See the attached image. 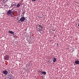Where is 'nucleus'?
Segmentation results:
<instances>
[{
	"label": "nucleus",
	"mask_w": 79,
	"mask_h": 79,
	"mask_svg": "<svg viewBox=\"0 0 79 79\" xmlns=\"http://www.w3.org/2000/svg\"><path fill=\"white\" fill-rule=\"evenodd\" d=\"M25 17L24 16L22 17L19 20V21H21V22H23V21H25Z\"/></svg>",
	"instance_id": "7ed1b4c3"
},
{
	"label": "nucleus",
	"mask_w": 79,
	"mask_h": 79,
	"mask_svg": "<svg viewBox=\"0 0 79 79\" xmlns=\"http://www.w3.org/2000/svg\"><path fill=\"white\" fill-rule=\"evenodd\" d=\"M54 37H55V35L54 36Z\"/></svg>",
	"instance_id": "6ab92c4d"
},
{
	"label": "nucleus",
	"mask_w": 79,
	"mask_h": 79,
	"mask_svg": "<svg viewBox=\"0 0 79 79\" xmlns=\"http://www.w3.org/2000/svg\"><path fill=\"white\" fill-rule=\"evenodd\" d=\"M2 73L6 75L8 74V71H6V70H5L2 71Z\"/></svg>",
	"instance_id": "423d86ee"
},
{
	"label": "nucleus",
	"mask_w": 79,
	"mask_h": 79,
	"mask_svg": "<svg viewBox=\"0 0 79 79\" xmlns=\"http://www.w3.org/2000/svg\"><path fill=\"white\" fill-rule=\"evenodd\" d=\"M53 62H54V63H55L56 62V58L55 57H54L53 58Z\"/></svg>",
	"instance_id": "9d476101"
},
{
	"label": "nucleus",
	"mask_w": 79,
	"mask_h": 79,
	"mask_svg": "<svg viewBox=\"0 0 79 79\" xmlns=\"http://www.w3.org/2000/svg\"><path fill=\"white\" fill-rule=\"evenodd\" d=\"M58 45H59V44L57 43L56 44V47H58Z\"/></svg>",
	"instance_id": "2eb2a0df"
},
{
	"label": "nucleus",
	"mask_w": 79,
	"mask_h": 79,
	"mask_svg": "<svg viewBox=\"0 0 79 79\" xmlns=\"http://www.w3.org/2000/svg\"><path fill=\"white\" fill-rule=\"evenodd\" d=\"M39 18H42V17H41V16H40V17H39Z\"/></svg>",
	"instance_id": "f3484780"
},
{
	"label": "nucleus",
	"mask_w": 79,
	"mask_h": 79,
	"mask_svg": "<svg viewBox=\"0 0 79 79\" xmlns=\"http://www.w3.org/2000/svg\"><path fill=\"white\" fill-rule=\"evenodd\" d=\"M78 27H79V23L78 24Z\"/></svg>",
	"instance_id": "a211bd4d"
},
{
	"label": "nucleus",
	"mask_w": 79,
	"mask_h": 79,
	"mask_svg": "<svg viewBox=\"0 0 79 79\" xmlns=\"http://www.w3.org/2000/svg\"><path fill=\"white\" fill-rule=\"evenodd\" d=\"M13 79V75L12 74H10L9 75V76H8V79Z\"/></svg>",
	"instance_id": "39448f33"
},
{
	"label": "nucleus",
	"mask_w": 79,
	"mask_h": 79,
	"mask_svg": "<svg viewBox=\"0 0 79 79\" xmlns=\"http://www.w3.org/2000/svg\"><path fill=\"white\" fill-rule=\"evenodd\" d=\"M42 73V74H44V75H45V74H46V72H43V71H41Z\"/></svg>",
	"instance_id": "9b49d317"
},
{
	"label": "nucleus",
	"mask_w": 79,
	"mask_h": 79,
	"mask_svg": "<svg viewBox=\"0 0 79 79\" xmlns=\"http://www.w3.org/2000/svg\"><path fill=\"white\" fill-rule=\"evenodd\" d=\"M75 63L76 64H79V60H76L75 62Z\"/></svg>",
	"instance_id": "6e6552de"
},
{
	"label": "nucleus",
	"mask_w": 79,
	"mask_h": 79,
	"mask_svg": "<svg viewBox=\"0 0 79 79\" xmlns=\"http://www.w3.org/2000/svg\"><path fill=\"white\" fill-rule=\"evenodd\" d=\"M4 2H8V0H4Z\"/></svg>",
	"instance_id": "4468645a"
},
{
	"label": "nucleus",
	"mask_w": 79,
	"mask_h": 79,
	"mask_svg": "<svg viewBox=\"0 0 79 79\" xmlns=\"http://www.w3.org/2000/svg\"><path fill=\"white\" fill-rule=\"evenodd\" d=\"M10 58V57H9V56L8 55H6L4 57V60H9V59Z\"/></svg>",
	"instance_id": "20e7f679"
},
{
	"label": "nucleus",
	"mask_w": 79,
	"mask_h": 79,
	"mask_svg": "<svg viewBox=\"0 0 79 79\" xmlns=\"http://www.w3.org/2000/svg\"><path fill=\"white\" fill-rule=\"evenodd\" d=\"M8 33H10V34H13V35H14V34H15V32H13L12 31H9Z\"/></svg>",
	"instance_id": "0eeeda50"
},
{
	"label": "nucleus",
	"mask_w": 79,
	"mask_h": 79,
	"mask_svg": "<svg viewBox=\"0 0 79 79\" xmlns=\"http://www.w3.org/2000/svg\"><path fill=\"white\" fill-rule=\"evenodd\" d=\"M26 11H24L23 12L22 14V16H24V13H25Z\"/></svg>",
	"instance_id": "f8f14e48"
},
{
	"label": "nucleus",
	"mask_w": 79,
	"mask_h": 79,
	"mask_svg": "<svg viewBox=\"0 0 79 79\" xmlns=\"http://www.w3.org/2000/svg\"><path fill=\"white\" fill-rule=\"evenodd\" d=\"M40 73V71H39Z\"/></svg>",
	"instance_id": "aec40b11"
},
{
	"label": "nucleus",
	"mask_w": 79,
	"mask_h": 79,
	"mask_svg": "<svg viewBox=\"0 0 79 79\" xmlns=\"http://www.w3.org/2000/svg\"><path fill=\"white\" fill-rule=\"evenodd\" d=\"M12 5L13 7H15V6H16V4H12Z\"/></svg>",
	"instance_id": "ddd939ff"
},
{
	"label": "nucleus",
	"mask_w": 79,
	"mask_h": 79,
	"mask_svg": "<svg viewBox=\"0 0 79 79\" xmlns=\"http://www.w3.org/2000/svg\"><path fill=\"white\" fill-rule=\"evenodd\" d=\"M36 0H31L32 2H35Z\"/></svg>",
	"instance_id": "dca6fc26"
},
{
	"label": "nucleus",
	"mask_w": 79,
	"mask_h": 79,
	"mask_svg": "<svg viewBox=\"0 0 79 79\" xmlns=\"http://www.w3.org/2000/svg\"><path fill=\"white\" fill-rule=\"evenodd\" d=\"M6 14L8 15H10L11 16L12 15H14L15 10H13V9H12L11 10H9L7 12Z\"/></svg>",
	"instance_id": "f03ea898"
},
{
	"label": "nucleus",
	"mask_w": 79,
	"mask_h": 79,
	"mask_svg": "<svg viewBox=\"0 0 79 79\" xmlns=\"http://www.w3.org/2000/svg\"><path fill=\"white\" fill-rule=\"evenodd\" d=\"M21 3L17 4L16 5L17 8H19V6H21Z\"/></svg>",
	"instance_id": "1a4fd4ad"
},
{
	"label": "nucleus",
	"mask_w": 79,
	"mask_h": 79,
	"mask_svg": "<svg viewBox=\"0 0 79 79\" xmlns=\"http://www.w3.org/2000/svg\"><path fill=\"white\" fill-rule=\"evenodd\" d=\"M36 29L38 31L40 32V34H43L44 33V30H43V24L42 23L40 24V25H37L36 26Z\"/></svg>",
	"instance_id": "f257e3e1"
}]
</instances>
